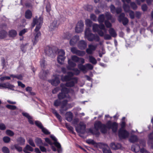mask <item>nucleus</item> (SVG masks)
I'll use <instances>...</instances> for the list:
<instances>
[{
    "label": "nucleus",
    "mask_w": 153,
    "mask_h": 153,
    "mask_svg": "<svg viewBox=\"0 0 153 153\" xmlns=\"http://www.w3.org/2000/svg\"><path fill=\"white\" fill-rule=\"evenodd\" d=\"M94 128L96 131H94L92 129L90 128L88 129V131L93 135L99 136L100 133L99 130L100 129L101 132L103 134H105L107 132V126L106 124L102 123L100 121H96L94 124Z\"/></svg>",
    "instance_id": "nucleus-1"
},
{
    "label": "nucleus",
    "mask_w": 153,
    "mask_h": 153,
    "mask_svg": "<svg viewBox=\"0 0 153 153\" xmlns=\"http://www.w3.org/2000/svg\"><path fill=\"white\" fill-rule=\"evenodd\" d=\"M85 37L87 40L90 42L95 41L98 42L100 40V38L97 34L92 33L91 31L89 28H86L85 31Z\"/></svg>",
    "instance_id": "nucleus-2"
},
{
    "label": "nucleus",
    "mask_w": 153,
    "mask_h": 153,
    "mask_svg": "<svg viewBox=\"0 0 153 153\" xmlns=\"http://www.w3.org/2000/svg\"><path fill=\"white\" fill-rule=\"evenodd\" d=\"M43 22V18L42 17L40 16L38 19L34 18L33 20V22L32 23V27H33L36 25V26L34 30L35 32H39V30L40 29Z\"/></svg>",
    "instance_id": "nucleus-3"
},
{
    "label": "nucleus",
    "mask_w": 153,
    "mask_h": 153,
    "mask_svg": "<svg viewBox=\"0 0 153 153\" xmlns=\"http://www.w3.org/2000/svg\"><path fill=\"white\" fill-rule=\"evenodd\" d=\"M61 92L57 95L58 99L62 100L67 97L66 95L70 92L69 88L66 87H62Z\"/></svg>",
    "instance_id": "nucleus-4"
},
{
    "label": "nucleus",
    "mask_w": 153,
    "mask_h": 153,
    "mask_svg": "<svg viewBox=\"0 0 153 153\" xmlns=\"http://www.w3.org/2000/svg\"><path fill=\"white\" fill-rule=\"evenodd\" d=\"M107 129H111L113 132H116L117 131L118 124L116 122L112 123L111 121H108L106 124Z\"/></svg>",
    "instance_id": "nucleus-5"
},
{
    "label": "nucleus",
    "mask_w": 153,
    "mask_h": 153,
    "mask_svg": "<svg viewBox=\"0 0 153 153\" xmlns=\"http://www.w3.org/2000/svg\"><path fill=\"white\" fill-rule=\"evenodd\" d=\"M118 135L120 138L126 139L128 137L129 133L125 129H119L118 132Z\"/></svg>",
    "instance_id": "nucleus-6"
},
{
    "label": "nucleus",
    "mask_w": 153,
    "mask_h": 153,
    "mask_svg": "<svg viewBox=\"0 0 153 153\" xmlns=\"http://www.w3.org/2000/svg\"><path fill=\"white\" fill-rule=\"evenodd\" d=\"M118 20L120 22H122L124 26L126 25L129 22L128 19L125 17L124 13H121L118 17Z\"/></svg>",
    "instance_id": "nucleus-7"
},
{
    "label": "nucleus",
    "mask_w": 153,
    "mask_h": 153,
    "mask_svg": "<svg viewBox=\"0 0 153 153\" xmlns=\"http://www.w3.org/2000/svg\"><path fill=\"white\" fill-rule=\"evenodd\" d=\"M56 51L54 50L53 48L47 46L46 47L45 50V53L48 56H52L54 55Z\"/></svg>",
    "instance_id": "nucleus-8"
},
{
    "label": "nucleus",
    "mask_w": 153,
    "mask_h": 153,
    "mask_svg": "<svg viewBox=\"0 0 153 153\" xmlns=\"http://www.w3.org/2000/svg\"><path fill=\"white\" fill-rule=\"evenodd\" d=\"M84 25V22L82 20L79 21L77 23L75 28L76 32L79 33L82 32L83 30Z\"/></svg>",
    "instance_id": "nucleus-9"
},
{
    "label": "nucleus",
    "mask_w": 153,
    "mask_h": 153,
    "mask_svg": "<svg viewBox=\"0 0 153 153\" xmlns=\"http://www.w3.org/2000/svg\"><path fill=\"white\" fill-rule=\"evenodd\" d=\"M71 50L72 53L76 54L79 56H82L85 54V51L78 50L76 47H73L71 48Z\"/></svg>",
    "instance_id": "nucleus-10"
},
{
    "label": "nucleus",
    "mask_w": 153,
    "mask_h": 153,
    "mask_svg": "<svg viewBox=\"0 0 153 153\" xmlns=\"http://www.w3.org/2000/svg\"><path fill=\"white\" fill-rule=\"evenodd\" d=\"M68 102V101L67 100H65L62 101L60 110L61 113H62L64 111H66L68 110V108L66 106Z\"/></svg>",
    "instance_id": "nucleus-11"
},
{
    "label": "nucleus",
    "mask_w": 153,
    "mask_h": 153,
    "mask_svg": "<svg viewBox=\"0 0 153 153\" xmlns=\"http://www.w3.org/2000/svg\"><path fill=\"white\" fill-rule=\"evenodd\" d=\"M110 8L111 12L113 14L116 13L117 14H119L122 11V10L121 8L119 7L116 8L113 4L110 5Z\"/></svg>",
    "instance_id": "nucleus-12"
},
{
    "label": "nucleus",
    "mask_w": 153,
    "mask_h": 153,
    "mask_svg": "<svg viewBox=\"0 0 153 153\" xmlns=\"http://www.w3.org/2000/svg\"><path fill=\"white\" fill-rule=\"evenodd\" d=\"M79 126L76 127V130L78 133H80L82 134H84L85 131L86 126L84 124H80Z\"/></svg>",
    "instance_id": "nucleus-13"
},
{
    "label": "nucleus",
    "mask_w": 153,
    "mask_h": 153,
    "mask_svg": "<svg viewBox=\"0 0 153 153\" xmlns=\"http://www.w3.org/2000/svg\"><path fill=\"white\" fill-rule=\"evenodd\" d=\"M15 86L10 84L9 82H6L0 83V88H7L11 90H14V88Z\"/></svg>",
    "instance_id": "nucleus-14"
},
{
    "label": "nucleus",
    "mask_w": 153,
    "mask_h": 153,
    "mask_svg": "<svg viewBox=\"0 0 153 153\" xmlns=\"http://www.w3.org/2000/svg\"><path fill=\"white\" fill-rule=\"evenodd\" d=\"M87 42L83 40H81L79 41L78 44V47L81 50H85L87 47Z\"/></svg>",
    "instance_id": "nucleus-15"
},
{
    "label": "nucleus",
    "mask_w": 153,
    "mask_h": 153,
    "mask_svg": "<svg viewBox=\"0 0 153 153\" xmlns=\"http://www.w3.org/2000/svg\"><path fill=\"white\" fill-rule=\"evenodd\" d=\"M122 1L123 3V8L124 11L125 12L128 13L131 10H130V7L128 5L125 3L126 2L128 3L130 2L131 0H121Z\"/></svg>",
    "instance_id": "nucleus-16"
},
{
    "label": "nucleus",
    "mask_w": 153,
    "mask_h": 153,
    "mask_svg": "<svg viewBox=\"0 0 153 153\" xmlns=\"http://www.w3.org/2000/svg\"><path fill=\"white\" fill-rule=\"evenodd\" d=\"M72 79L74 81H71L69 82H67L65 84V86L67 87H72L74 86L75 83L77 82L78 79L76 77L72 78Z\"/></svg>",
    "instance_id": "nucleus-17"
},
{
    "label": "nucleus",
    "mask_w": 153,
    "mask_h": 153,
    "mask_svg": "<svg viewBox=\"0 0 153 153\" xmlns=\"http://www.w3.org/2000/svg\"><path fill=\"white\" fill-rule=\"evenodd\" d=\"M96 46L92 44L89 45L88 48L86 49V52L88 54H92L93 51L96 50Z\"/></svg>",
    "instance_id": "nucleus-18"
},
{
    "label": "nucleus",
    "mask_w": 153,
    "mask_h": 153,
    "mask_svg": "<svg viewBox=\"0 0 153 153\" xmlns=\"http://www.w3.org/2000/svg\"><path fill=\"white\" fill-rule=\"evenodd\" d=\"M110 146L111 148L114 150H117L120 149L122 147L121 144L118 143H111Z\"/></svg>",
    "instance_id": "nucleus-19"
},
{
    "label": "nucleus",
    "mask_w": 153,
    "mask_h": 153,
    "mask_svg": "<svg viewBox=\"0 0 153 153\" xmlns=\"http://www.w3.org/2000/svg\"><path fill=\"white\" fill-rule=\"evenodd\" d=\"M68 65L66 66L67 69L71 70L76 66V64L71 59H69L68 61Z\"/></svg>",
    "instance_id": "nucleus-20"
},
{
    "label": "nucleus",
    "mask_w": 153,
    "mask_h": 153,
    "mask_svg": "<svg viewBox=\"0 0 153 153\" xmlns=\"http://www.w3.org/2000/svg\"><path fill=\"white\" fill-rule=\"evenodd\" d=\"M41 35V33L40 32H36V33L34 34V38L32 40L33 45H35L38 42L39 40V38Z\"/></svg>",
    "instance_id": "nucleus-21"
},
{
    "label": "nucleus",
    "mask_w": 153,
    "mask_h": 153,
    "mask_svg": "<svg viewBox=\"0 0 153 153\" xmlns=\"http://www.w3.org/2000/svg\"><path fill=\"white\" fill-rule=\"evenodd\" d=\"M79 39V36H74L70 41V44L71 46H74Z\"/></svg>",
    "instance_id": "nucleus-22"
},
{
    "label": "nucleus",
    "mask_w": 153,
    "mask_h": 153,
    "mask_svg": "<svg viewBox=\"0 0 153 153\" xmlns=\"http://www.w3.org/2000/svg\"><path fill=\"white\" fill-rule=\"evenodd\" d=\"M48 72V70L45 71L42 70V71H41L39 74V78L42 79H45L46 78Z\"/></svg>",
    "instance_id": "nucleus-23"
},
{
    "label": "nucleus",
    "mask_w": 153,
    "mask_h": 153,
    "mask_svg": "<svg viewBox=\"0 0 153 153\" xmlns=\"http://www.w3.org/2000/svg\"><path fill=\"white\" fill-rule=\"evenodd\" d=\"M49 82L53 85L56 86L59 84L60 82V81L59 78L56 77L54 79L50 80Z\"/></svg>",
    "instance_id": "nucleus-24"
},
{
    "label": "nucleus",
    "mask_w": 153,
    "mask_h": 153,
    "mask_svg": "<svg viewBox=\"0 0 153 153\" xmlns=\"http://www.w3.org/2000/svg\"><path fill=\"white\" fill-rule=\"evenodd\" d=\"M35 142L38 146H46V144L45 143H43L41 139L38 137L36 138L35 140Z\"/></svg>",
    "instance_id": "nucleus-25"
},
{
    "label": "nucleus",
    "mask_w": 153,
    "mask_h": 153,
    "mask_svg": "<svg viewBox=\"0 0 153 153\" xmlns=\"http://www.w3.org/2000/svg\"><path fill=\"white\" fill-rule=\"evenodd\" d=\"M66 120L68 121L71 122L73 120V114L71 111L68 112L65 114Z\"/></svg>",
    "instance_id": "nucleus-26"
},
{
    "label": "nucleus",
    "mask_w": 153,
    "mask_h": 153,
    "mask_svg": "<svg viewBox=\"0 0 153 153\" xmlns=\"http://www.w3.org/2000/svg\"><path fill=\"white\" fill-rule=\"evenodd\" d=\"M58 20L55 19L53 22H52L50 26V27L51 29L54 30L59 25V24H58Z\"/></svg>",
    "instance_id": "nucleus-27"
},
{
    "label": "nucleus",
    "mask_w": 153,
    "mask_h": 153,
    "mask_svg": "<svg viewBox=\"0 0 153 153\" xmlns=\"http://www.w3.org/2000/svg\"><path fill=\"white\" fill-rule=\"evenodd\" d=\"M129 140L131 143H134L138 141V138L136 135H133L131 136Z\"/></svg>",
    "instance_id": "nucleus-28"
},
{
    "label": "nucleus",
    "mask_w": 153,
    "mask_h": 153,
    "mask_svg": "<svg viewBox=\"0 0 153 153\" xmlns=\"http://www.w3.org/2000/svg\"><path fill=\"white\" fill-rule=\"evenodd\" d=\"M52 112L54 114L56 117L58 119L60 122L62 121V118L61 116L57 113L56 111L54 109H52Z\"/></svg>",
    "instance_id": "nucleus-29"
},
{
    "label": "nucleus",
    "mask_w": 153,
    "mask_h": 153,
    "mask_svg": "<svg viewBox=\"0 0 153 153\" xmlns=\"http://www.w3.org/2000/svg\"><path fill=\"white\" fill-rule=\"evenodd\" d=\"M32 15L31 11L29 10H27L25 12V16L26 19H30L31 18Z\"/></svg>",
    "instance_id": "nucleus-30"
},
{
    "label": "nucleus",
    "mask_w": 153,
    "mask_h": 153,
    "mask_svg": "<svg viewBox=\"0 0 153 153\" xmlns=\"http://www.w3.org/2000/svg\"><path fill=\"white\" fill-rule=\"evenodd\" d=\"M7 35V32L4 30H0V39H3L6 38Z\"/></svg>",
    "instance_id": "nucleus-31"
},
{
    "label": "nucleus",
    "mask_w": 153,
    "mask_h": 153,
    "mask_svg": "<svg viewBox=\"0 0 153 153\" xmlns=\"http://www.w3.org/2000/svg\"><path fill=\"white\" fill-rule=\"evenodd\" d=\"M17 34L16 31L14 30H12L9 31V36L10 37H14Z\"/></svg>",
    "instance_id": "nucleus-32"
},
{
    "label": "nucleus",
    "mask_w": 153,
    "mask_h": 153,
    "mask_svg": "<svg viewBox=\"0 0 153 153\" xmlns=\"http://www.w3.org/2000/svg\"><path fill=\"white\" fill-rule=\"evenodd\" d=\"M148 142L152 144V147H153V131L150 133L148 135Z\"/></svg>",
    "instance_id": "nucleus-33"
},
{
    "label": "nucleus",
    "mask_w": 153,
    "mask_h": 153,
    "mask_svg": "<svg viewBox=\"0 0 153 153\" xmlns=\"http://www.w3.org/2000/svg\"><path fill=\"white\" fill-rule=\"evenodd\" d=\"M105 15L104 14H102L100 15L98 18V21L99 23H103L105 20Z\"/></svg>",
    "instance_id": "nucleus-34"
},
{
    "label": "nucleus",
    "mask_w": 153,
    "mask_h": 153,
    "mask_svg": "<svg viewBox=\"0 0 153 153\" xmlns=\"http://www.w3.org/2000/svg\"><path fill=\"white\" fill-rule=\"evenodd\" d=\"M108 32L111 36L115 37L117 36V34L114 28H110L108 30Z\"/></svg>",
    "instance_id": "nucleus-35"
},
{
    "label": "nucleus",
    "mask_w": 153,
    "mask_h": 153,
    "mask_svg": "<svg viewBox=\"0 0 153 153\" xmlns=\"http://www.w3.org/2000/svg\"><path fill=\"white\" fill-rule=\"evenodd\" d=\"M65 126L67 128L71 133L75 135L76 133L74 131V128L72 126H70L69 124L67 123H65Z\"/></svg>",
    "instance_id": "nucleus-36"
},
{
    "label": "nucleus",
    "mask_w": 153,
    "mask_h": 153,
    "mask_svg": "<svg viewBox=\"0 0 153 153\" xmlns=\"http://www.w3.org/2000/svg\"><path fill=\"white\" fill-rule=\"evenodd\" d=\"M65 57L61 55H58L57 59L58 62L60 64H62L65 59Z\"/></svg>",
    "instance_id": "nucleus-37"
},
{
    "label": "nucleus",
    "mask_w": 153,
    "mask_h": 153,
    "mask_svg": "<svg viewBox=\"0 0 153 153\" xmlns=\"http://www.w3.org/2000/svg\"><path fill=\"white\" fill-rule=\"evenodd\" d=\"M55 146L57 147V151L58 153H59L62 152V150L61 148V145L57 141L54 143Z\"/></svg>",
    "instance_id": "nucleus-38"
},
{
    "label": "nucleus",
    "mask_w": 153,
    "mask_h": 153,
    "mask_svg": "<svg viewBox=\"0 0 153 153\" xmlns=\"http://www.w3.org/2000/svg\"><path fill=\"white\" fill-rule=\"evenodd\" d=\"M17 142L21 146L24 145L25 142V140L23 137H19L17 140Z\"/></svg>",
    "instance_id": "nucleus-39"
},
{
    "label": "nucleus",
    "mask_w": 153,
    "mask_h": 153,
    "mask_svg": "<svg viewBox=\"0 0 153 153\" xmlns=\"http://www.w3.org/2000/svg\"><path fill=\"white\" fill-rule=\"evenodd\" d=\"M72 78H70L67 75L62 76L61 79L62 82H68L70 81Z\"/></svg>",
    "instance_id": "nucleus-40"
},
{
    "label": "nucleus",
    "mask_w": 153,
    "mask_h": 153,
    "mask_svg": "<svg viewBox=\"0 0 153 153\" xmlns=\"http://www.w3.org/2000/svg\"><path fill=\"white\" fill-rule=\"evenodd\" d=\"M89 62L93 65H96L97 63V61L94 57L92 56H89Z\"/></svg>",
    "instance_id": "nucleus-41"
},
{
    "label": "nucleus",
    "mask_w": 153,
    "mask_h": 153,
    "mask_svg": "<svg viewBox=\"0 0 153 153\" xmlns=\"http://www.w3.org/2000/svg\"><path fill=\"white\" fill-rule=\"evenodd\" d=\"M71 36V35L70 33L69 32H66L64 33L62 37L64 39H69Z\"/></svg>",
    "instance_id": "nucleus-42"
},
{
    "label": "nucleus",
    "mask_w": 153,
    "mask_h": 153,
    "mask_svg": "<svg viewBox=\"0 0 153 153\" xmlns=\"http://www.w3.org/2000/svg\"><path fill=\"white\" fill-rule=\"evenodd\" d=\"M78 67L80 71H85L86 69V66L81 64H78Z\"/></svg>",
    "instance_id": "nucleus-43"
},
{
    "label": "nucleus",
    "mask_w": 153,
    "mask_h": 153,
    "mask_svg": "<svg viewBox=\"0 0 153 153\" xmlns=\"http://www.w3.org/2000/svg\"><path fill=\"white\" fill-rule=\"evenodd\" d=\"M61 100L57 99L55 100L54 102V105L55 107H58L61 105L62 101Z\"/></svg>",
    "instance_id": "nucleus-44"
},
{
    "label": "nucleus",
    "mask_w": 153,
    "mask_h": 153,
    "mask_svg": "<svg viewBox=\"0 0 153 153\" xmlns=\"http://www.w3.org/2000/svg\"><path fill=\"white\" fill-rule=\"evenodd\" d=\"M105 17L106 19V20H108V21L110 20H111L112 19V16L110 13L109 12H106L105 14Z\"/></svg>",
    "instance_id": "nucleus-45"
},
{
    "label": "nucleus",
    "mask_w": 153,
    "mask_h": 153,
    "mask_svg": "<svg viewBox=\"0 0 153 153\" xmlns=\"http://www.w3.org/2000/svg\"><path fill=\"white\" fill-rule=\"evenodd\" d=\"M98 25L97 24H94L93 26L92 30L94 32H97L99 30V29Z\"/></svg>",
    "instance_id": "nucleus-46"
},
{
    "label": "nucleus",
    "mask_w": 153,
    "mask_h": 153,
    "mask_svg": "<svg viewBox=\"0 0 153 153\" xmlns=\"http://www.w3.org/2000/svg\"><path fill=\"white\" fill-rule=\"evenodd\" d=\"M85 10L89 12H91L93 10V7L91 5H86L84 6Z\"/></svg>",
    "instance_id": "nucleus-47"
},
{
    "label": "nucleus",
    "mask_w": 153,
    "mask_h": 153,
    "mask_svg": "<svg viewBox=\"0 0 153 153\" xmlns=\"http://www.w3.org/2000/svg\"><path fill=\"white\" fill-rule=\"evenodd\" d=\"M79 57L76 55H73L71 57V60L75 62H79Z\"/></svg>",
    "instance_id": "nucleus-48"
},
{
    "label": "nucleus",
    "mask_w": 153,
    "mask_h": 153,
    "mask_svg": "<svg viewBox=\"0 0 153 153\" xmlns=\"http://www.w3.org/2000/svg\"><path fill=\"white\" fill-rule=\"evenodd\" d=\"M35 123L36 126L40 129L42 128L43 127L42 123L39 121H35Z\"/></svg>",
    "instance_id": "nucleus-49"
},
{
    "label": "nucleus",
    "mask_w": 153,
    "mask_h": 153,
    "mask_svg": "<svg viewBox=\"0 0 153 153\" xmlns=\"http://www.w3.org/2000/svg\"><path fill=\"white\" fill-rule=\"evenodd\" d=\"M100 24L98 25L100 29V30H103L105 32H106V29L105 28L104 25L103 23H99Z\"/></svg>",
    "instance_id": "nucleus-50"
},
{
    "label": "nucleus",
    "mask_w": 153,
    "mask_h": 153,
    "mask_svg": "<svg viewBox=\"0 0 153 153\" xmlns=\"http://www.w3.org/2000/svg\"><path fill=\"white\" fill-rule=\"evenodd\" d=\"M1 65L2 66V69H4L5 67H6V62H5V59L4 57H2L1 59Z\"/></svg>",
    "instance_id": "nucleus-51"
},
{
    "label": "nucleus",
    "mask_w": 153,
    "mask_h": 153,
    "mask_svg": "<svg viewBox=\"0 0 153 153\" xmlns=\"http://www.w3.org/2000/svg\"><path fill=\"white\" fill-rule=\"evenodd\" d=\"M6 133L7 135L10 137L13 136L14 134V133L12 131L9 129L7 130L6 131Z\"/></svg>",
    "instance_id": "nucleus-52"
},
{
    "label": "nucleus",
    "mask_w": 153,
    "mask_h": 153,
    "mask_svg": "<svg viewBox=\"0 0 153 153\" xmlns=\"http://www.w3.org/2000/svg\"><path fill=\"white\" fill-rule=\"evenodd\" d=\"M104 23L107 28H110L112 27L111 24L108 20H105Z\"/></svg>",
    "instance_id": "nucleus-53"
},
{
    "label": "nucleus",
    "mask_w": 153,
    "mask_h": 153,
    "mask_svg": "<svg viewBox=\"0 0 153 153\" xmlns=\"http://www.w3.org/2000/svg\"><path fill=\"white\" fill-rule=\"evenodd\" d=\"M86 25L88 27H91L92 24V22L89 19H87L85 20Z\"/></svg>",
    "instance_id": "nucleus-54"
},
{
    "label": "nucleus",
    "mask_w": 153,
    "mask_h": 153,
    "mask_svg": "<svg viewBox=\"0 0 153 153\" xmlns=\"http://www.w3.org/2000/svg\"><path fill=\"white\" fill-rule=\"evenodd\" d=\"M71 70H72L74 72V74L76 75H79L80 73V71L77 68H74Z\"/></svg>",
    "instance_id": "nucleus-55"
},
{
    "label": "nucleus",
    "mask_w": 153,
    "mask_h": 153,
    "mask_svg": "<svg viewBox=\"0 0 153 153\" xmlns=\"http://www.w3.org/2000/svg\"><path fill=\"white\" fill-rule=\"evenodd\" d=\"M3 140L5 143H8L10 141V139L8 136H5L3 137Z\"/></svg>",
    "instance_id": "nucleus-56"
},
{
    "label": "nucleus",
    "mask_w": 153,
    "mask_h": 153,
    "mask_svg": "<svg viewBox=\"0 0 153 153\" xmlns=\"http://www.w3.org/2000/svg\"><path fill=\"white\" fill-rule=\"evenodd\" d=\"M2 152L4 153H10V151L9 149L6 146H4L2 148Z\"/></svg>",
    "instance_id": "nucleus-57"
},
{
    "label": "nucleus",
    "mask_w": 153,
    "mask_h": 153,
    "mask_svg": "<svg viewBox=\"0 0 153 153\" xmlns=\"http://www.w3.org/2000/svg\"><path fill=\"white\" fill-rule=\"evenodd\" d=\"M28 31L27 29H24L21 30L19 33V35L20 36H22Z\"/></svg>",
    "instance_id": "nucleus-58"
},
{
    "label": "nucleus",
    "mask_w": 153,
    "mask_h": 153,
    "mask_svg": "<svg viewBox=\"0 0 153 153\" xmlns=\"http://www.w3.org/2000/svg\"><path fill=\"white\" fill-rule=\"evenodd\" d=\"M6 107L7 108L12 110H15L17 108L16 106L10 105H6Z\"/></svg>",
    "instance_id": "nucleus-59"
},
{
    "label": "nucleus",
    "mask_w": 153,
    "mask_h": 153,
    "mask_svg": "<svg viewBox=\"0 0 153 153\" xmlns=\"http://www.w3.org/2000/svg\"><path fill=\"white\" fill-rule=\"evenodd\" d=\"M102 151L103 153H112L109 148L107 149L105 147L102 148Z\"/></svg>",
    "instance_id": "nucleus-60"
},
{
    "label": "nucleus",
    "mask_w": 153,
    "mask_h": 153,
    "mask_svg": "<svg viewBox=\"0 0 153 153\" xmlns=\"http://www.w3.org/2000/svg\"><path fill=\"white\" fill-rule=\"evenodd\" d=\"M128 13H129L130 18L131 19H133L134 18L135 16L134 12L131 10H130Z\"/></svg>",
    "instance_id": "nucleus-61"
},
{
    "label": "nucleus",
    "mask_w": 153,
    "mask_h": 153,
    "mask_svg": "<svg viewBox=\"0 0 153 153\" xmlns=\"http://www.w3.org/2000/svg\"><path fill=\"white\" fill-rule=\"evenodd\" d=\"M41 129H42V131L46 135H49L50 134V132H49L47 129L44 128L43 127L42 128H41Z\"/></svg>",
    "instance_id": "nucleus-62"
},
{
    "label": "nucleus",
    "mask_w": 153,
    "mask_h": 153,
    "mask_svg": "<svg viewBox=\"0 0 153 153\" xmlns=\"http://www.w3.org/2000/svg\"><path fill=\"white\" fill-rule=\"evenodd\" d=\"M131 8L134 10H136L137 8V6L134 2H132L130 3Z\"/></svg>",
    "instance_id": "nucleus-63"
},
{
    "label": "nucleus",
    "mask_w": 153,
    "mask_h": 153,
    "mask_svg": "<svg viewBox=\"0 0 153 153\" xmlns=\"http://www.w3.org/2000/svg\"><path fill=\"white\" fill-rule=\"evenodd\" d=\"M14 146L18 152H20L22 151V147L18 146L17 144L15 145Z\"/></svg>",
    "instance_id": "nucleus-64"
}]
</instances>
